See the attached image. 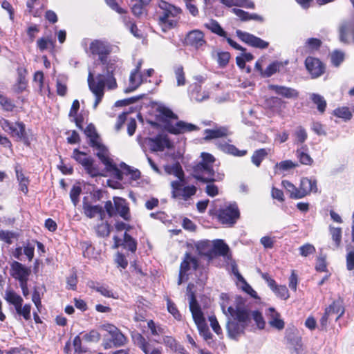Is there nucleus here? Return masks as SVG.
<instances>
[{"label": "nucleus", "instance_id": "13d9d810", "mask_svg": "<svg viewBox=\"0 0 354 354\" xmlns=\"http://www.w3.org/2000/svg\"><path fill=\"white\" fill-rule=\"evenodd\" d=\"M330 234L335 248H339L342 242V228L330 227Z\"/></svg>", "mask_w": 354, "mask_h": 354}, {"label": "nucleus", "instance_id": "aec40b11", "mask_svg": "<svg viewBox=\"0 0 354 354\" xmlns=\"http://www.w3.org/2000/svg\"><path fill=\"white\" fill-rule=\"evenodd\" d=\"M266 109L273 114L281 115L283 110L286 108V102L276 96H271L265 100Z\"/></svg>", "mask_w": 354, "mask_h": 354}, {"label": "nucleus", "instance_id": "69168bd1", "mask_svg": "<svg viewBox=\"0 0 354 354\" xmlns=\"http://www.w3.org/2000/svg\"><path fill=\"white\" fill-rule=\"evenodd\" d=\"M18 234L10 231L0 230V240L4 241L7 244L12 243V239H17Z\"/></svg>", "mask_w": 354, "mask_h": 354}, {"label": "nucleus", "instance_id": "37998d69", "mask_svg": "<svg viewBox=\"0 0 354 354\" xmlns=\"http://www.w3.org/2000/svg\"><path fill=\"white\" fill-rule=\"evenodd\" d=\"M310 179L308 178H303L301 180L298 195L297 197L302 198L311 193L310 189Z\"/></svg>", "mask_w": 354, "mask_h": 354}, {"label": "nucleus", "instance_id": "7ed1b4c3", "mask_svg": "<svg viewBox=\"0 0 354 354\" xmlns=\"http://www.w3.org/2000/svg\"><path fill=\"white\" fill-rule=\"evenodd\" d=\"M182 9L165 0H158L153 18L163 32L177 27Z\"/></svg>", "mask_w": 354, "mask_h": 354}, {"label": "nucleus", "instance_id": "393cba45", "mask_svg": "<svg viewBox=\"0 0 354 354\" xmlns=\"http://www.w3.org/2000/svg\"><path fill=\"white\" fill-rule=\"evenodd\" d=\"M30 273L31 270L30 268L26 267L18 261H14L10 264V274L16 280L29 277Z\"/></svg>", "mask_w": 354, "mask_h": 354}, {"label": "nucleus", "instance_id": "473e14b6", "mask_svg": "<svg viewBox=\"0 0 354 354\" xmlns=\"http://www.w3.org/2000/svg\"><path fill=\"white\" fill-rule=\"evenodd\" d=\"M164 169L166 174L169 175H174L179 180H183L185 178V173L180 164L178 162L174 163L173 165H166L164 166Z\"/></svg>", "mask_w": 354, "mask_h": 354}, {"label": "nucleus", "instance_id": "f257e3e1", "mask_svg": "<svg viewBox=\"0 0 354 354\" xmlns=\"http://www.w3.org/2000/svg\"><path fill=\"white\" fill-rule=\"evenodd\" d=\"M103 66V74H97L95 77L93 73L89 72L87 77V82L89 90L95 95L93 109H95L102 102L104 95V88L106 86L110 90L117 88L118 84L114 77V73L117 68L116 62L114 59L106 58L105 63H101Z\"/></svg>", "mask_w": 354, "mask_h": 354}, {"label": "nucleus", "instance_id": "a18cd8bd", "mask_svg": "<svg viewBox=\"0 0 354 354\" xmlns=\"http://www.w3.org/2000/svg\"><path fill=\"white\" fill-rule=\"evenodd\" d=\"M0 106L4 111L7 112H12L17 108L12 100L2 94H0Z\"/></svg>", "mask_w": 354, "mask_h": 354}, {"label": "nucleus", "instance_id": "72a5a7b5", "mask_svg": "<svg viewBox=\"0 0 354 354\" xmlns=\"http://www.w3.org/2000/svg\"><path fill=\"white\" fill-rule=\"evenodd\" d=\"M134 1V0H132ZM131 8V12L137 17H140L146 10V7L150 3L151 0H135Z\"/></svg>", "mask_w": 354, "mask_h": 354}, {"label": "nucleus", "instance_id": "a211bd4d", "mask_svg": "<svg viewBox=\"0 0 354 354\" xmlns=\"http://www.w3.org/2000/svg\"><path fill=\"white\" fill-rule=\"evenodd\" d=\"M285 337L288 344L293 348L296 354H300L303 349V344L298 330L295 327L287 328Z\"/></svg>", "mask_w": 354, "mask_h": 354}, {"label": "nucleus", "instance_id": "6e6552de", "mask_svg": "<svg viewBox=\"0 0 354 354\" xmlns=\"http://www.w3.org/2000/svg\"><path fill=\"white\" fill-rule=\"evenodd\" d=\"M15 124L17 127H14L8 120L3 118H0V126L5 132L12 137H16L22 140L26 146L30 147V141L26 131L25 124L21 121H17Z\"/></svg>", "mask_w": 354, "mask_h": 354}, {"label": "nucleus", "instance_id": "f8f14e48", "mask_svg": "<svg viewBox=\"0 0 354 354\" xmlns=\"http://www.w3.org/2000/svg\"><path fill=\"white\" fill-rule=\"evenodd\" d=\"M184 44L195 50L203 49L207 45L205 34L198 29L188 32L184 39Z\"/></svg>", "mask_w": 354, "mask_h": 354}, {"label": "nucleus", "instance_id": "a19ab883", "mask_svg": "<svg viewBox=\"0 0 354 354\" xmlns=\"http://www.w3.org/2000/svg\"><path fill=\"white\" fill-rule=\"evenodd\" d=\"M142 82V77L139 73L131 71L129 76V87L126 92H131L138 88Z\"/></svg>", "mask_w": 354, "mask_h": 354}, {"label": "nucleus", "instance_id": "20e7f679", "mask_svg": "<svg viewBox=\"0 0 354 354\" xmlns=\"http://www.w3.org/2000/svg\"><path fill=\"white\" fill-rule=\"evenodd\" d=\"M157 111L159 113L157 115V120L162 123L163 128L171 134H183L199 129L196 125L182 120L176 122L174 125L171 120H178V116L168 107L160 106L157 109Z\"/></svg>", "mask_w": 354, "mask_h": 354}, {"label": "nucleus", "instance_id": "412c9836", "mask_svg": "<svg viewBox=\"0 0 354 354\" xmlns=\"http://www.w3.org/2000/svg\"><path fill=\"white\" fill-rule=\"evenodd\" d=\"M82 209L84 215L89 218H93L98 216L100 219L103 221L106 217V212L104 207L103 208L100 205H92L91 203L86 201V198H84L83 201Z\"/></svg>", "mask_w": 354, "mask_h": 354}, {"label": "nucleus", "instance_id": "680f3d73", "mask_svg": "<svg viewBox=\"0 0 354 354\" xmlns=\"http://www.w3.org/2000/svg\"><path fill=\"white\" fill-rule=\"evenodd\" d=\"M167 306L168 312L171 313L176 320L180 321L182 319V315L176 305L170 299H167Z\"/></svg>", "mask_w": 354, "mask_h": 354}, {"label": "nucleus", "instance_id": "5fc2aeb1", "mask_svg": "<svg viewBox=\"0 0 354 354\" xmlns=\"http://www.w3.org/2000/svg\"><path fill=\"white\" fill-rule=\"evenodd\" d=\"M283 187L290 194V198L292 199H299L300 197H297L298 195L299 187H295L291 182L287 180H283L281 182Z\"/></svg>", "mask_w": 354, "mask_h": 354}, {"label": "nucleus", "instance_id": "dca6fc26", "mask_svg": "<svg viewBox=\"0 0 354 354\" xmlns=\"http://www.w3.org/2000/svg\"><path fill=\"white\" fill-rule=\"evenodd\" d=\"M305 66L313 78H317L325 72V65L318 59L313 57H308L305 60Z\"/></svg>", "mask_w": 354, "mask_h": 354}, {"label": "nucleus", "instance_id": "6ab92c4d", "mask_svg": "<svg viewBox=\"0 0 354 354\" xmlns=\"http://www.w3.org/2000/svg\"><path fill=\"white\" fill-rule=\"evenodd\" d=\"M97 157L105 165L106 169L108 171H111L114 176L119 180L123 179V172L120 170L117 165L113 162V160L109 156V151L102 153H97Z\"/></svg>", "mask_w": 354, "mask_h": 354}, {"label": "nucleus", "instance_id": "79ce46f5", "mask_svg": "<svg viewBox=\"0 0 354 354\" xmlns=\"http://www.w3.org/2000/svg\"><path fill=\"white\" fill-rule=\"evenodd\" d=\"M311 101L317 105V109L320 113H324L326 111L327 103L324 97L317 93H312L310 97Z\"/></svg>", "mask_w": 354, "mask_h": 354}, {"label": "nucleus", "instance_id": "338daca9", "mask_svg": "<svg viewBox=\"0 0 354 354\" xmlns=\"http://www.w3.org/2000/svg\"><path fill=\"white\" fill-rule=\"evenodd\" d=\"M294 135L296 141L301 144L304 143L308 138V133L306 129L301 126H299L297 128Z\"/></svg>", "mask_w": 354, "mask_h": 354}, {"label": "nucleus", "instance_id": "9b49d317", "mask_svg": "<svg viewBox=\"0 0 354 354\" xmlns=\"http://www.w3.org/2000/svg\"><path fill=\"white\" fill-rule=\"evenodd\" d=\"M112 49L109 42L101 39H95L89 45V52L93 56H97L100 63H105L106 58L109 57Z\"/></svg>", "mask_w": 354, "mask_h": 354}, {"label": "nucleus", "instance_id": "49530a36", "mask_svg": "<svg viewBox=\"0 0 354 354\" xmlns=\"http://www.w3.org/2000/svg\"><path fill=\"white\" fill-rule=\"evenodd\" d=\"M268 151L266 149H259L254 151L251 160L252 163L259 167L261 165L262 161L266 158L268 156Z\"/></svg>", "mask_w": 354, "mask_h": 354}, {"label": "nucleus", "instance_id": "4be33fe9", "mask_svg": "<svg viewBox=\"0 0 354 354\" xmlns=\"http://www.w3.org/2000/svg\"><path fill=\"white\" fill-rule=\"evenodd\" d=\"M268 89L286 99L297 100L299 96V92L297 89L286 86L270 84Z\"/></svg>", "mask_w": 354, "mask_h": 354}, {"label": "nucleus", "instance_id": "c756f323", "mask_svg": "<svg viewBox=\"0 0 354 354\" xmlns=\"http://www.w3.org/2000/svg\"><path fill=\"white\" fill-rule=\"evenodd\" d=\"M229 250L228 245L223 240H215L212 244V259L216 256H226Z\"/></svg>", "mask_w": 354, "mask_h": 354}, {"label": "nucleus", "instance_id": "f704fd0d", "mask_svg": "<svg viewBox=\"0 0 354 354\" xmlns=\"http://www.w3.org/2000/svg\"><path fill=\"white\" fill-rule=\"evenodd\" d=\"M307 150L308 147L306 145L302 146L300 149H297L296 156L301 165H312L313 163V159L306 152Z\"/></svg>", "mask_w": 354, "mask_h": 354}, {"label": "nucleus", "instance_id": "2f4dec72", "mask_svg": "<svg viewBox=\"0 0 354 354\" xmlns=\"http://www.w3.org/2000/svg\"><path fill=\"white\" fill-rule=\"evenodd\" d=\"M205 140H209L215 138H223L227 135V129L224 127H221L214 129H205L204 131Z\"/></svg>", "mask_w": 354, "mask_h": 354}, {"label": "nucleus", "instance_id": "e433bc0d", "mask_svg": "<svg viewBox=\"0 0 354 354\" xmlns=\"http://www.w3.org/2000/svg\"><path fill=\"white\" fill-rule=\"evenodd\" d=\"M327 313L333 317L335 315V321H337L344 314V309L343 306L338 301H333L331 304L326 308Z\"/></svg>", "mask_w": 354, "mask_h": 354}, {"label": "nucleus", "instance_id": "864d4df0", "mask_svg": "<svg viewBox=\"0 0 354 354\" xmlns=\"http://www.w3.org/2000/svg\"><path fill=\"white\" fill-rule=\"evenodd\" d=\"M224 151L234 156L241 157L248 153L247 150H239L236 146L230 144H225L222 146Z\"/></svg>", "mask_w": 354, "mask_h": 354}, {"label": "nucleus", "instance_id": "c03bdc74", "mask_svg": "<svg viewBox=\"0 0 354 354\" xmlns=\"http://www.w3.org/2000/svg\"><path fill=\"white\" fill-rule=\"evenodd\" d=\"M5 299L16 308L20 304H23L22 297L14 290H7L5 294Z\"/></svg>", "mask_w": 354, "mask_h": 354}, {"label": "nucleus", "instance_id": "7c9ffc66", "mask_svg": "<svg viewBox=\"0 0 354 354\" xmlns=\"http://www.w3.org/2000/svg\"><path fill=\"white\" fill-rule=\"evenodd\" d=\"M198 254L212 259V244L208 240L201 241L195 243Z\"/></svg>", "mask_w": 354, "mask_h": 354}, {"label": "nucleus", "instance_id": "ddd939ff", "mask_svg": "<svg viewBox=\"0 0 354 354\" xmlns=\"http://www.w3.org/2000/svg\"><path fill=\"white\" fill-rule=\"evenodd\" d=\"M147 143L152 152H162L165 149H172L174 145L167 135L158 134L153 138H148Z\"/></svg>", "mask_w": 354, "mask_h": 354}, {"label": "nucleus", "instance_id": "423d86ee", "mask_svg": "<svg viewBox=\"0 0 354 354\" xmlns=\"http://www.w3.org/2000/svg\"><path fill=\"white\" fill-rule=\"evenodd\" d=\"M100 328L106 331L110 336L109 338L104 339L102 344L104 349H109L112 347H121L127 344V337L115 325L105 323L100 326Z\"/></svg>", "mask_w": 354, "mask_h": 354}, {"label": "nucleus", "instance_id": "1a4fd4ad", "mask_svg": "<svg viewBox=\"0 0 354 354\" xmlns=\"http://www.w3.org/2000/svg\"><path fill=\"white\" fill-rule=\"evenodd\" d=\"M240 218V211L236 203L229 204L219 209L217 218L218 221L228 227H232Z\"/></svg>", "mask_w": 354, "mask_h": 354}, {"label": "nucleus", "instance_id": "cd10ccee", "mask_svg": "<svg viewBox=\"0 0 354 354\" xmlns=\"http://www.w3.org/2000/svg\"><path fill=\"white\" fill-rule=\"evenodd\" d=\"M15 170L19 183V189L24 194H27L28 193V185L30 182L29 177L24 174L23 169L19 166H16Z\"/></svg>", "mask_w": 354, "mask_h": 354}, {"label": "nucleus", "instance_id": "39448f33", "mask_svg": "<svg viewBox=\"0 0 354 354\" xmlns=\"http://www.w3.org/2000/svg\"><path fill=\"white\" fill-rule=\"evenodd\" d=\"M201 161L192 168L194 178L203 183L214 182L216 179L213 164L215 162V158L206 152L201 153Z\"/></svg>", "mask_w": 354, "mask_h": 354}, {"label": "nucleus", "instance_id": "2eb2a0df", "mask_svg": "<svg viewBox=\"0 0 354 354\" xmlns=\"http://www.w3.org/2000/svg\"><path fill=\"white\" fill-rule=\"evenodd\" d=\"M339 39L342 43H354V19L343 22L339 27Z\"/></svg>", "mask_w": 354, "mask_h": 354}, {"label": "nucleus", "instance_id": "3c124183", "mask_svg": "<svg viewBox=\"0 0 354 354\" xmlns=\"http://www.w3.org/2000/svg\"><path fill=\"white\" fill-rule=\"evenodd\" d=\"M37 47L41 52H43L48 49L49 47L54 48L55 41L50 37H41L37 41Z\"/></svg>", "mask_w": 354, "mask_h": 354}, {"label": "nucleus", "instance_id": "4d7b16f0", "mask_svg": "<svg viewBox=\"0 0 354 354\" xmlns=\"http://www.w3.org/2000/svg\"><path fill=\"white\" fill-rule=\"evenodd\" d=\"M199 334L203 337V339L207 342L209 346L211 345L212 342L209 340L212 339V334L211 333L207 323H205L199 326H197Z\"/></svg>", "mask_w": 354, "mask_h": 354}, {"label": "nucleus", "instance_id": "c85d7f7f", "mask_svg": "<svg viewBox=\"0 0 354 354\" xmlns=\"http://www.w3.org/2000/svg\"><path fill=\"white\" fill-rule=\"evenodd\" d=\"M87 285L90 288L96 290L105 297L116 298L113 290L108 286L100 285L99 283L92 280L88 281Z\"/></svg>", "mask_w": 354, "mask_h": 354}, {"label": "nucleus", "instance_id": "4468645a", "mask_svg": "<svg viewBox=\"0 0 354 354\" xmlns=\"http://www.w3.org/2000/svg\"><path fill=\"white\" fill-rule=\"evenodd\" d=\"M237 37L244 43L254 48L265 49L269 46V43L250 33L243 32L241 30L236 31Z\"/></svg>", "mask_w": 354, "mask_h": 354}, {"label": "nucleus", "instance_id": "f03ea898", "mask_svg": "<svg viewBox=\"0 0 354 354\" xmlns=\"http://www.w3.org/2000/svg\"><path fill=\"white\" fill-rule=\"evenodd\" d=\"M245 300L241 296H236L234 307L229 306L227 311L233 318L227 322L226 330L230 338L238 340L245 333V330L250 320V312L245 307Z\"/></svg>", "mask_w": 354, "mask_h": 354}, {"label": "nucleus", "instance_id": "9d476101", "mask_svg": "<svg viewBox=\"0 0 354 354\" xmlns=\"http://www.w3.org/2000/svg\"><path fill=\"white\" fill-rule=\"evenodd\" d=\"M184 184L185 178L171 183L172 198L187 201L191 196L196 194L197 189L194 185L184 186Z\"/></svg>", "mask_w": 354, "mask_h": 354}, {"label": "nucleus", "instance_id": "b1692460", "mask_svg": "<svg viewBox=\"0 0 354 354\" xmlns=\"http://www.w3.org/2000/svg\"><path fill=\"white\" fill-rule=\"evenodd\" d=\"M199 267V261L197 257H194L189 252H185L183 259L180 264L179 270L181 274H188L191 270H196Z\"/></svg>", "mask_w": 354, "mask_h": 354}, {"label": "nucleus", "instance_id": "603ef678", "mask_svg": "<svg viewBox=\"0 0 354 354\" xmlns=\"http://www.w3.org/2000/svg\"><path fill=\"white\" fill-rule=\"evenodd\" d=\"M123 21L124 23L125 26L129 29L131 34H133L135 37L138 38H140L142 37V35L140 32V31L138 29L135 21H132L129 17H124Z\"/></svg>", "mask_w": 354, "mask_h": 354}, {"label": "nucleus", "instance_id": "c9c22d12", "mask_svg": "<svg viewBox=\"0 0 354 354\" xmlns=\"http://www.w3.org/2000/svg\"><path fill=\"white\" fill-rule=\"evenodd\" d=\"M82 167L86 173L92 178L104 176L93 158Z\"/></svg>", "mask_w": 354, "mask_h": 354}, {"label": "nucleus", "instance_id": "6e6d98bb", "mask_svg": "<svg viewBox=\"0 0 354 354\" xmlns=\"http://www.w3.org/2000/svg\"><path fill=\"white\" fill-rule=\"evenodd\" d=\"M95 231L98 236H109L111 232V225L107 221L102 222L96 226Z\"/></svg>", "mask_w": 354, "mask_h": 354}, {"label": "nucleus", "instance_id": "09e8293b", "mask_svg": "<svg viewBox=\"0 0 354 354\" xmlns=\"http://www.w3.org/2000/svg\"><path fill=\"white\" fill-rule=\"evenodd\" d=\"M283 66L281 62L274 61L270 63L263 73V77H270L277 72L279 71L280 68Z\"/></svg>", "mask_w": 354, "mask_h": 354}, {"label": "nucleus", "instance_id": "0e129e2a", "mask_svg": "<svg viewBox=\"0 0 354 354\" xmlns=\"http://www.w3.org/2000/svg\"><path fill=\"white\" fill-rule=\"evenodd\" d=\"M230 53L227 51L218 52L217 53V62L221 68H225L229 63Z\"/></svg>", "mask_w": 354, "mask_h": 354}, {"label": "nucleus", "instance_id": "a878e982", "mask_svg": "<svg viewBox=\"0 0 354 354\" xmlns=\"http://www.w3.org/2000/svg\"><path fill=\"white\" fill-rule=\"evenodd\" d=\"M136 341L138 346L145 354H162L160 348H156L153 345L150 344L141 334L138 333L136 335Z\"/></svg>", "mask_w": 354, "mask_h": 354}, {"label": "nucleus", "instance_id": "f3484780", "mask_svg": "<svg viewBox=\"0 0 354 354\" xmlns=\"http://www.w3.org/2000/svg\"><path fill=\"white\" fill-rule=\"evenodd\" d=\"M84 133L89 138V145L98 150L97 153H102L103 154L107 152L106 147L99 142V136L93 124H88L84 130Z\"/></svg>", "mask_w": 354, "mask_h": 354}, {"label": "nucleus", "instance_id": "bb28decb", "mask_svg": "<svg viewBox=\"0 0 354 354\" xmlns=\"http://www.w3.org/2000/svg\"><path fill=\"white\" fill-rule=\"evenodd\" d=\"M17 80L15 85V92L21 93L26 89L28 85V81L26 80V75L28 71L24 67H18L17 68Z\"/></svg>", "mask_w": 354, "mask_h": 354}, {"label": "nucleus", "instance_id": "ea45409f", "mask_svg": "<svg viewBox=\"0 0 354 354\" xmlns=\"http://www.w3.org/2000/svg\"><path fill=\"white\" fill-rule=\"evenodd\" d=\"M269 310L271 313L270 315L272 317V319L269 321L270 325L278 330H282L285 326V323L283 320L279 318V313L277 312L274 308H270Z\"/></svg>", "mask_w": 354, "mask_h": 354}, {"label": "nucleus", "instance_id": "bf43d9fd", "mask_svg": "<svg viewBox=\"0 0 354 354\" xmlns=\"http://www.w3.org/2000/svg\"><path fill=\"white\" fill-rule=\"evenodd\" d=\"M15 310L19 315L22 316L24 319L29 320L30 319V310H31V305L29 304H25L22 306V304L18 306Z\"/></svg>", "mask_w": 354, "mask_h": 354}, {"label": "nucleus", "instance_id": "8fccbe9b", "mask_svg": "<svg viewBox=\"0 0 354 354\" xmlns=\"http://www.w3.org/2000/svg\"><path fill=\"white\" fill-rule=\"evenodd\" d=\"M123 246L130 252L134 253L137 250V241L127 232H124L123 237Z\"/></svg>", "mask_w": 354, "mask_h": 354}, {"label": "nucleus", "instance_id": "0eeeda50", "mask_svg": "<svg viewBox=\"0 0 354 354\" xmlns=\"http://www.w3.org/2000/svg\"><path fill=\"white\" fill-rule=\"evenodd\" d=\"M113 203L109 200L104 203V209L109 217H113L118 214L126 221L131 220V213L129 203L126 199L114 196L113 198Z\"/></svg>", "mask_w": 354, "mask_h": 354}, {"label": "nucleus", "instance_id": "4c0bfd02", "mask_svg": "<svg viewBox=\"0 0 354 354\" xmlns=\"http://www.w3.org/2000/svg\"><path fill=\"white\" fill-rule=\"evenodd\" d=\"M204 26L209 30L212 32L220 36L227 37V33L223 30V28L221 26L218 22L216 20L211 19L209 23H207L204 24Z\"/></svg>", "mask_w": 354, "mask_h": 354}, {"label": "nucleus", "instance_id": "58836bf2", "mask_svg": "<svg viewBox=\"0 0 354 354\" xmlns=\"http://www.w3.org/2000/svg\"><path fill=\"white\" fill-rule=\"evenodd\" d=\"M71 158L74 159L77 163L84 167L91 159V156L86 153L80 151L79 149H74L71 155Z\"/></svg>", "mask_w": 354, "mask_h": 354}, {"label": "nucleus", "instance_id": "5701e85b", "mask_svg": "<svg viewBox=\"0 0 354 354\" xmlns=\"http://www.w3.org/2000/svg\"><path fill=\"white\" fill-rule=\"evenodd\" d=\"M189 309L196 326L206 323L203 313L201 310V306L194 292H192L190 295Z\"/></svg>", "mask_w": 354, "mask_h": 354}, {"label": "nucleus", "instance_id": "e2e57ef3", "mask_svg": "<svg viewBox=\"0 0 354 354\" xmlns=\"http://www.w3.org/2000/svg\"><path fill=\"white\" fill-rule=\"evenodd\" d=\"M333 113L335 116L343 118L346 120H350L352 117V113L349 109L346 106L339 107L333 111Z\"/></svg>", "mask_w": 354, "mask_h": 354}, {"label": "nucleus", "instance_id": "052dcab7", "mask_svg": "<svg viewBox=\"0 0 354 354\" xmlns=\"http://www.w3.org/2000/svg\"><path fill=\"white\" fill-rule=\"evenodd\" d=\"M272 290L278 297L283 300H286L290 297L288 290L285 285H277Z\"/></svg>", "mask_w": 354, "mask_h": 354}, {"label": "nucleus", "instance_id": "774afa93", "mask_svg": "<svg viewBox=\"0 0 354 354\" xmlns=\"http://www.w3.org/2000/svg\"><path fill=\"white\" fill-rule=\"evenodd\" d=\"M344 60V53L340 50H335L331 55L333 65L337 67Z\"/></svg>", "mask_w": 354, "mask_h": 354}, {"label": "nucleus", "instance_id": "de8ad7c7", "mask_svg": "<svg viewBox=\"0 0 354 354\" xmlns=\"http://www.w3.org/2000/svg\"><path fill=\"white\" fill-rule=\"evenodd\" d=\"M227 41L229 44L230 46L234 48L236 50H241L243 53L242 54V57L245 59V62H250L254 59V56L250 53H246V49L243 47H242L241 45H239L238 43H236L235 41L232 39L230 37L227 38Z\"/></svg>", "mask_w": 354, "mask_h": 354}]
</instances>
